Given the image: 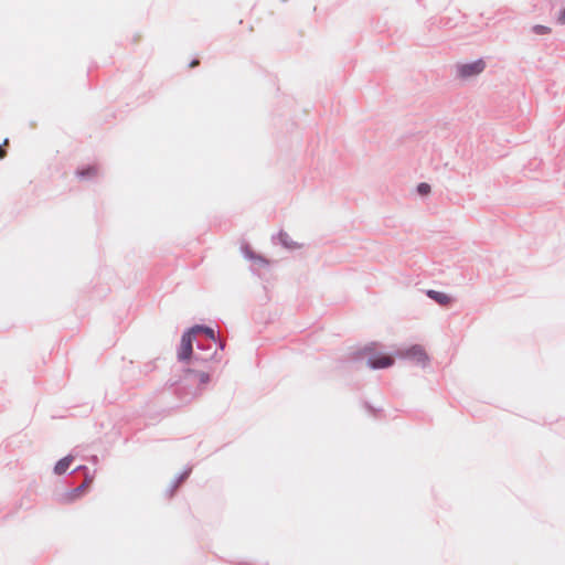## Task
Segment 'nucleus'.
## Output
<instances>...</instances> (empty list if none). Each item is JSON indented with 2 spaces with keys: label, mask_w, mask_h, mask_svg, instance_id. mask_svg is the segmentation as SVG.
<instances>
[{
  "label": "nucleus",
  "mask_w": 565,
  "mask_h": 565,
  "mask_svg": "<svg viewBox=\"0 0 565 565\" xmlns=\"http://www.w3.org/2000/svg\"><path fill=\"white\" fill-rule=\"evenodd\" d=\"M533 31L536 33V34H546L548 33L551 30L550 28L545 26V25H535L533 28Z\"/></svg>",
  "instance_id": "nucleus-12"
},
{
  "label": "nucleus",
  "mask_w": 565,
  "mask_h": 565,
  "mask_svg": "<svg viewBox=\"0 0 565 565\" xmlns=\"http://www.w3.org/2000/svg\"><path fill=\"white\" fill-rule=\"evenodd\" d=\"M417 191L422 195H427L430 192V186L427 183H420L417 188Z\"/></svg>",
  "instance_id": "nucleus-11"
},
{
  "label": "nucleus",
  "mask_w": 565,
  "mask_h": 565,
  "mask_svg": "<svg viewBox=\"0 0 565 565\" xmlns=\"http://www.w3.org/2000/svg\"><path fill=\"white\" fill-rule=\"evenodd\" d=\"M557 21L561 23V24H564L565 23V7H564V10L561 12V14L558 15V19Z\"/></svg>",
  "instance_id": "nucleus-13"
},
{
  "label": "nucleus",
  "mask_w": 565,
  "mask_h": 565,
  "mask_svg": "<svg viewBox=\"0 0 565 565\" xmlns=\"http://www.w3.org/2000/svg\"><path fill=\"white\" fill-rule=\"evenodd\" d=\"M484 62L482 60H478L472 63L459 65L458 74L460 77L467 78L480 74L484 70Z\"/></svg>",
  "instance_id": "nucleus-4"
},
{
  "label": "nucleus",
  "mask_w": 565,
  "mask_h": 565,
  "mask_svg": "<svg viewBox=\"0 0 565 565\" xmlns=\"http://www.w3.org/2000/svg\"><path fill=\"white\" fill-rule=\"evenodd\" d=\"M186 372L190 374H193L196 380V383L200 385L206 384L210 381L209 373H206L204 371H195V370L189 369Z\"/></svg>",
  "instance_id": "nucleus-8"
},
{
  "label": "nucleus",
  "mask_w": 565,
  "mask_h": 565,
  "mask_svg": "<svg viewBox=\"0 0 565 565\" xmlns=\"http://www.w3.org/2000/svg\"><path fill=\"white\" fill-rule=\"evenodd\" d=\"M359 354L367 356V364L372 369H386L394 364V358L386 353L377 352L375 343L366 345Z\"/></svg>",
  "instance_id": "nucleus-1"
},
{
  "label": "nucleus",
  "mask_w": 565,
  "mask_h": 565,
  "mask_svg": "<svg viewBox=\"0 0 565 565\" xmlns=\"http://www.w3.org/2000/svg\"><path fill=\"white\" fill-rule=\"evenodd\" d=\"M73 461L72 456H66L57 461V463L54 467V472L56 475H63L70 467L71 462Z\"/></svg>",
  "instance_id": "nucleus-7"
},
{
  "label": "nucleus",
  "mask_w": 565,
  "mask_h": 565,
  "mask_svg": "<svg viewBox=\"0 0 565 565\" xmlns=\"http://www.w3.org/2000/svg\"><path fill=\"white\" fill-rule=\"evenodd\" d=\"M7 156V152L2 146H0V159H3Z\"/></svg>",
  "instance_id": "nucleus-14"
},
{
  "label": "nucleus",
  "mask_w": 565,
  "mask_h": 565,
  "mask_svg": "<svg viewBox=\"0 0 565 565\" xmlns=\"http://www.w3.org/2000/svg\"><path fill=\"white\" fill-rule=\"evenodd\" d=\"M140 41V35H136L132 40L135 44H137Z\"/></svg>",
  "instance_id": "nucleus-15"
},
{
  "label": "nucleus",
  "mask_w": 565,
  "mask_h": 565,
  "mask_svg": "<svg viewBox=\"0 0 565 565\" xmlns=\"http://www.w3.org/2000/svg\"><path fill=\"white\" fill-rule=\"evenodd\" d=\"M191 330L194 334L198 332H204L206 334V337H209L210 339H212V340L215 339L214 331L211 328L196 326V327L192 328Z\"/></svg>",
  "instance_id": "nucleus-9"
},
{
  "label": "nucleus",
  "mask_w": 565,
  "mask_h": 565,
  "mask_svg": "<svg viewBox=\"0 0 565 565\" xmlns=\"http://www.w3.org/2000/svg\"><path fill=\"white\" fill-rule=\"evenodd\" d=\"M427 295L429 298L434 299L436 302L443 306L449 305L451 302V298L448 295L440 291L428 290Z\"/></svg>",
  "instance_id": "nucleus-6"
},
{
  "label": "nucleus",
  "mask_w": 565,
  "mask_h": 565,
  "mask_svg": "<svg viewBox=\"0 0 565 565\" xmlns=\"http://www.w3.org/2000/svg\"><path fill=\"white\" fill-rule=\"evenodd\" d=\"M398 356L408 359L413 361L414 363L426 366L429 362L428 354L426 353L425 349L422 345H412L407 349L401 350L398 352Z\"/></svg>",
  "instance_id": "nucleus-2"
},
{
  "label": "nucleus",
  "mask_w": 565,
  "mask_h": 565,
  "mask_svg": "<svg viewBox=\"0 0 565 565\" xmlns=\"http://www.w3.org/2000/svg\"><path fill=\"white\" fill-rule=\"evenodd\" d=\"M8 145H9V140H8V139H6L1 146H2V148H3L4 146H8Z\"/></svg>",
  "instance_id": "nucleus-17"
},
{
  "label": "nucleus",
  "mask_w": 565,
  "mask_h": 565,
  "mask_svg": "<svg viewBox=\"0 0 565 565\" xmlns=\"http://www.w3.org/2000/svg\"><path fill=\"white\" fill-rule=\"evenodd\" d=\"M96 173H97V170L94 167H90V168H87L86 170H81L77 172L78 177H81V178L92 177V175H95Z\"/></svg>",
  "instance_id": "nucleus-10"
},
{
  "label": "nucleus",
  "mask_w": 565,
  "mask_h": 565,
  "mask_svg": "<svg viewBox=\"0 0 565 565\" xmlns=\"http://www.w3.org/2000/svg\"><path fill=\"white\" fill-rule=\"evenodd\" d=\"M196 65H199V61L198 60L191 62L190 67H194Z\"/></svg>",
  "instance_id": "nucleus-16"
},
{
  "label": "nucleus",
  "mask_w": 565,
  "mask_h": 565,
  "mask_svg": "<svg viewBox=\"0 0 565 565\" xmlns=\"http://www.w3.org/2000/svg\"><path fill=\"white\" fill-rule=\"evenodd\" d=\"M93 482H94V476L86 473L83 483L79 484L74 490H72L71 492H68L65 495V501L70 503V502H74L75 500H77L84 492H86L89 489V487L92 486Z\"/></svg>",
  "instance_id": "nucleus-5"
},
{
  "label": "nucleus",
  "mask_w": 565,
  "mask_h": 565,
  "mask_svg": "<svg viewBox=\"0 0 565 565\" xmlns=\"http://www.w3.org/2000/svg\"><path fill=\"white\" fill-rule=\"evenodd\" d=\"M194 333L192 330H189L181 338L180 348L178 351V358L181 361L189 360L192 354V344H193Z\"/></svg>",
  "instance_id": "nucleus-3"
}]
</instances>
